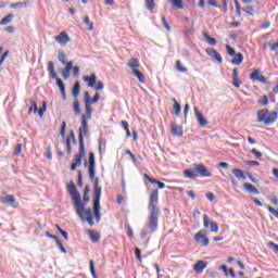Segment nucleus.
I'll use <instances>...</instances> for the list:
<instances>
[{
  "label": "nucleus",
  "mask_w": 278,
  "mask_h": 278,
  "mask_svg": "<svg viewBox=\"0 0 278 278\" xmlns=\"http://www.w3.org/2000/svg\"><path fill=\"white\" fill-rule=\"evenodd\" d=\"M160 203V191L157 189L152 190L150 194L148 210L150 212V216L148 223L141 230V238H147L149 233H153L157 231V223L160 218V208H157V204Z\"/></svg>",
  "instance_id": "nucleus-1"
},
{
  "label": "nucleus",
  "mask_w": 278,
  "mask_h": 278,
  "mask_svg": "<svg viewBox=\"0 0 278 278\" xmlns=\"http://www.w3.org/2000/svg\"><path fill=\"white\" fill-rule=\"evenodd\" d=\"M93 197V214L97 223H99L101 220V186H99V178L94 179Z\"/></svg>",
  "instance_id": "nucleus-2"
},
{
  "label": "nucleus",
  "mask_w": 278,
  "mask_h": 278,
  "mask_svg": "<svg viewBox=\"0 0 278 278\" xmlns=\"http://www.w3.org/2000/svg\"><path fill=\"white\" fill-rule=\"evenodd\" d=\"M277 121V112H268L267 109L260 110L257 112V123H264V125H273Z\"/></svg>",
  "instance_id": "nucleus-3"
},
{
  "label": "nucleus",
  "mask_w": 278,
  "mask_h": 278,
  "mask_svg": "<svg viewBox=\"0 0 278 278\" xmlns=\"http://www.w3.org/2000/svg\"><path fill=\"white\" fill-rule=\"evenodd\" d=\"M48 73H50V77L52 79H56V86L59 87L62 98L66 99V86H64V81L61 78H58V74L55 73V66L53 62L48 63Z\"/></svg>",
  "instance_id": "nucleus-4"
},
{
  "label": "nucleus",
  "mask_w": 278,
  "mask_h": 278,
  "mask_svg": "<svg viewBox=\"0 0 278 278\" xmlns=\"http://www.w3.org/2000/svg\"><path fill=\"white\" fill-rule=\"evenodd\" d=\"M128 66L131 68L132 75L137 77L138 81H140V84H146L147 79L144 78V74L138 70L140 61H138V59H130L128 61Z\"/></svg>",
  "instance_id": "nucleus-5"
},
{
  "label": "nucleus",
  "mask_w": 278,
  "mask_h": 278,
  "mask_svg": "<svg viewBox=\"0 0 278 278\" xmlns=\"http://www.w3.org/2000/svg\"><path fill=\"white\" fill-rule=\"evenodd\" d=\"M92 117H88V113L81 116V127L79 128L78 139L79 147H84V136H88V121Z\"/></svg>",
  "instance_id": "nucleus-6"
},
{
  "label": "nucleus",
  "mask_w": 278,
  "mask_h": 278,
  "mask_svg": "<svg viewBox=\"0 0 278 278\" xmlns=\"http://www.w3.org/2000/svg\"><path fill=\"white\" fill-rule=\"evenodd\" d=\"M83 157H86V148L85 146H79V152L74 157V162L72 163L71 170H77V168L81 166Z\"/></svg>",
  "instance_id": "nucleus-7"
},
{
  "label": "nucleus",
  "mask_w": 278,
  "mask_h": 278,
  "mask_svg": "<svg viewBox=\"0 0 278 278\" xmlns=\"http://www.w3.org/2000/svg\"><path fill=\"white\" fill-rule=\"evenodd\" d=\"M67 190L74 203V207H77L79 210L81 204H79V193L77 192V187H75V184L72 182L71 185H68Z\"/></svg>",
  "instance_id": "nucleus-8"
},
{
  "label": "nucleus",
  "mask_w": 278,
  "mask_h": 278,
  "mask_svg": "<svg viewBox=\"0 0 278 278\" xmlns=\"http://www.w3.org/2000/svg\"><path fill=\"white\" fill-rule=\"evenodd\" d=\"M79 216L80 220H87L90 227L94 225V220L92 218V208H86L84 206V210L80 211V214H77Z\"/></svg>",
  "instance_id": "nucleus-9"
},
{
  "label": "nucleus",
  "mask_w": 278,
  "mask_h": 278,
  "mask_svg": "<svg viewBox=\"0 0 278 278\" xmlns=\"http://www.w3.org/2000/svg\"><path fill=\"white\" fill-rule=\"evenodd\" d=\"M194 240L195 242H198V244H201V247H207L210 244V238L205 236L204 230L198 231L197 235L194 236Z\"/></svg>",
  "instance_id": "nucleus-10"
},
{
  "label": "nucleus",
  "mask_w": 278,
  "mask_h": 278,
  "mask_svg": "<svg viewBox=\"0 0 278 278\" xmlns=\"http://www.w3.org/2000/svg\"><path fill=\"white\" fill-rule=\"evenodd\" d=\"M54 40L59 42L61 47H66V45L71 42V37H68V34L66 31H62L59 36L54 37Z\"/></svg>",
  "instance_id": "nucleus-11"
},
{
  "label": "nucleus",
  "mask_w": 278,
  "mask_h": 278,
  "mask_svg": "<svg viewBox=\"0 0 278 278\" xmlns=\"http://www.w3.org/2000/svg\"><path fill=\"white\" fill-rule=\"evenodd\" d=\"M193 111L200 127H205V125H207V119L205 118V116H203V113H201V111H199V108L197 106L193 108Z\"/></svg>",
  "instance_id": "nucleus-12"
},
{
  "label": "nucleus",
  "mask_w": 278,
  "mask_h": 278,
  "mask_svg": "<svg viewBox=\"0 0 278 278\" xmlns=\"http://www.w3.org/2000/svg\"><path fill=\"white\" fill-rule=\"evenodd\" d=\"M205 52H206V55H208L213 60H216L218 64H223V56L220 55V53H218V51L214 50L213 48H208L205 50Z\"/></svg>",
  "instance_id": "nucleus-13"
},
{
  "label": "nucleus",
  "mask_w": 278,
  "mask_h": 278,
  "mask_svg": "<svg viewBox=\"0 0 278 278\" xmlns=\"http://www.w3.org/2000/svg\"><path fill=\"white\" fill-rule=\"evenodd\" d=\"M90 93L88 91L85 92V110L88 118H92V106H90Z\"/></svg>",
  "instance_id": "nucleus-14"
},
{
  "label": "nucleus",
  "mask_w": 278,
  "mask_h": 278,
  "mask_svg": "<svg viewBox=\"0 0 278 278\" xmlns=\"http://www.w3.org/2000/svg\"><path fill=\"white\" fill-rule=\"evenodd\" d=\"M2 203L4 205H10V207H14V208L18 207V202H16V198H14V195L12 194H7L2 200Z\"/></svg>",
  "instance_id": "nucleus-15"
},
{
  "label": "nucleus",
  "mask_w": 278,
  "mask_h": 278,
  "mask_svg": "<svg viewBox=\"0 0 278 278\" xmlns=\"http://www.w3.org/2000/svg\"><path fill=\"white\" fill-rule=\"evenodd\" d=\"M195 170L198 173V177H199V175H200V177H212V174L210 173L207 167L204 165L195 164Z\"/></svg>",
  "instance_id": "nucleus-16"
},
{
  "label": "nucleus",
  "mask_w": 278,
  "mask_h": 278,
  "mask_svg": "<svg viewBox=\"0 0 278 278\" xmlns=\"http://www.w3.org/2000/svg\"><path fill=\"white\" fill-rule=\"evenodd\" d=\"M89 201H90V197H88V194H83V201H81V194H79V205H80V207H75L76 214L81 215V210H84V207H86V205H88Z\"/></svg>",
  "instance_id": "nucleus-17"
},
{
  "label": "nucleus",
  "mask_w": 278,
  "mask_h": 278,
  "mask_svg": "<svg viewBox=\"0 0 278 278\" xmlns=\"http://www.w3.org/2000/svg\"><path fill=\"white\" fill-rule=\"evenodd\" d=\"M94 167H96L94 153L90 152V154H89V177L91 180L94 179Z\"/></svg>",
  "instance_id": "nucleus-18"
},
{
  "label": "nucleus",
  "mask_w": 278,
  "mask_h": 278,
  "mask_svg": "<svg viewBox=\"0 0 278 278\" xmlns=\"http://www.w3.org/2000/svg\"><path fill=\"white\" fill-rule=\"evenodd\" d=\"M185 177H187V179H197V177H199L198 172H197V165H193V167L186 169L184 172Z\"/></svg>",
  "instance_id": "nucleus-19"
},
{
  "label": "nucleus",
  "mask_w": 278,
  "mask_h": 278,
  "mask_svg": "<svg viewBox=\"0 0 278 278\" xmlns=\"http://www.w3.org/2000/svg\"><path fill=\"white\" fill-rule=\"evenodd\" d=\"M173 136L181 137L184 136V128L176 123H172L170 125Z\"/></svg>",
  "instance_id": "nucleus-20"
},
{
  "label": "nucleus",
  "mask_w": 278,
  "mask_h": 278,
  "mask_svg": "<svg viewBox=\"0 0 278 278\" xmlns=\"http://www.w3.org/2000/svg\"><path fill=\"white\" fill-rule=\"evenodd\" d=\"M83 79H84V81H86L88 84L89 88H94V86L97 85V75L96 74H91V76H84Z\"/></svg>",
  "instance_id": "nucleus-21"
},
{
  "label": "nucleus",
  "mask_w": 278,
  "mask_h": 278,
  "mask_svg": "<svg viewBox=\"0 0 278 278\" xmlns=\"http://www.w3.org/2000/svg\"><path fill=\"white\" fill-rule=\"evenodd\" d=\"M243 189L245 192H249L250 194H260V190H257V188H255V186H253L249 182L243 184Z\"/></svg>",
  "instance_id": "nucleus-22"
},
{
  "label": "nucleus",
  "mask_w": 278,
  "mask_h": 278,
  "mask_svg": "<svg viewBox=\"0 0 278 278\" xmlns=\"http://www.w3.org/2000/svg\"><path fill=\"white\" fill-rule=\"evenodd\" d=\"M205 268H207V263L203 262V261H198L194 266H193V270L195 273H203V270H205Z\"/></svg>",
  "instance_id": "nucleus-23"
},
{
  "label": "nucleus",
  "mask_w": 278,
  "mask_h": 278,
  "mask_svg": "<svg viewBox=\"0 0 278 278\" xmlns=\"http://www.w3.org/2000/svg\"><path fill=\"white\" fill-rule=\"evenodd\" d=\"M87 233H88L91 242L97 243L101 240V235L99 232L94 231V230L89 229V230H87Z\"/></svg>",
  "instance_id": "nucleus-24"
},
{
  "label": "nucleus",
  "mask_w": 278,
  "mask_h": 278,
  "mask_svg": "<svg viewBox=\"0 0 278 278\" xmlns=\"http://www.w3.org/2000/svg\"><path fill=\"white\" fill-rule=\"evenodd\" d=\"M29 5V0H25L23 2H15L10 5L11 10H21L23 8H27Z\"/></svg>",
  "instance_id": "nucleus-25"
},
{
  "label": "nucleus",
  "mask_w": 278,
  "mask_h": 278,
  "mask_svg": "<svg viewBox=\"0 0 278 278\" xmlns=\"http://www.w3.org/2000/svg\"><path fill=\"white\" fill-rule=\"evenodd\" d=\"M232 58L233 59L231 61V64H235V66H240V64H242L244 60V56L242 55V53H236Z\"/></svg>",
  "instance_id": "nucleus-26"
},
{
  "label": "nucleus",
  "mask_w": 278,
  "mask_h": 278,
  "mask_svg": "<svg viewBox=\"0 0 278 278\" xmlns=\"http://www.w3.org/2000/svg\"><path fill=\"white\" fill-rule=\"evenodd\" d=\"M232 175H235V177L237 178V179H247V176H244V172L242 170V169H240V168H233L232 169Z\"/></svg>",
  "instance_id": "nucleus-27"
},
{
  "label": "nucleus",
  "mask_w": 278,
  "mask_h": 278,
  "mask_svg": "<svg viewBox=\"0 0 278 278\" xmlns=\"http://www.w3.org/2000/svg\"><path fill=\"white\" fill-rule=\"evenodd\" d=\"M29 103H30V108L28 110V114H30V112H34V114H37L38 113V105L36 104V100L29 99Z\"/></svg>",
  "instance_id": "nucleus-28"
},
{
  "label": "nucleus",
  "mask_w": 278,
  "mask_h": 278,
  "mask_svg": "<svg viewBox=\"0 0 278 278\" xmlns=\"http://www.w3.org/2000/svg\"><path fill=\"white\" fill-rule=\"evenodd\" d=\"M81 90V86L79 85V81H76L73 87V97L77 99L79 97V91Z\"/></svg>",
  "instance_id": "nucleus-29"
},
{
  "label": "nucleus",
  "mask_w": 278,
  "mask_h": 278,
  "mask_svg": "<svg viewBox=\"0 0 278 278\" xmlns=\"http://www.w3.org/2000/svg\"><path fill=\"white\" fill-rule=\"evenodd\" d=\"M12 18H14V14H8L0 21V25H8L9 23H12Z\"/></svg>",
  "instance_id": "nucleus-30"
},
{
  "label": "nucleus",
  "mask_w": 278,
  "mask_h": 278,
  "mask_svg": "<svg viewBox=\"0 0 278 278\" xmlns=\"http://www.w3.org/2000/svg\"><path fill=\"white\" fill-rule=\"evenodd\" d=\"M122 127L126 131V138H131V131H129V123L127 121H122Z\"/></svg>",
  "instance_id": "nucleus-31"
},
{
  "label": "nucleus",
  "mask_w": 278,
  "mask_h": 278,
  "mask_svg": "<svg viewBox=\"0 0 278 278\" xmlns=\"http://www.w3.org/2000/svg\"><path fill=\"white\" fill-rule=\"evenodd\" d=\"M204 38L206 42L211 45V47H216V39H214V37H211L210 35L204 33Z\"/></svg>",
  "instance_id": "nucleus-32"
},
{
  "label": "nucleus",
  "mask_w": 278,
  "mask_h": 278,
  "mask_svg": "<svg viewBox=\"0 0 278 278\" xmlns=\"http://www.w3.org/2000/svg\"><path fill=\"white\" fill-rule=\"evenodd\" d=\"M172 5L177 8V10H184V1L182 0H172Z\"/></svg>",
  "instance_id": "nucleus-33"
},
{
  "label": "nucleus",
  "mask_w": 278,
  "mask_h": 278,
  "mask_svg": "<svg viewBox=\"0 0 278 278\" xmlns=\"http://www.w3.org/2000/svg\"><path fill=\"white\" fill-rule=\"evenodd\" d=\"M146 8L150 12H153V10L155 8V0H146Z\"/></svg>",
  "instance_id": "nucleus-34"
},
{
  "label": "nucleus",
  "mask_w": 278,
  "mask_h": 278,
  "mask_svg": "<svg viewBox=\"0 0 278 278\" xmlns=\"http://www.w3.org/2000/svg\"><path fill=\"white\" fill-rule=\"evenodd\" d=\"M176 71H178L179 73H187L188 68H186L182 64L181 61H176Z\"/></svg>",
  "instance_id": "nucleus-35"
},
{
  "label": "nucleus",
  "mask_w": 278,
  "mask_h": 278,
  "mask_svg": "<svg viewBox=\"0 0 278 278\" xmlns=\"http://www.w3.org/2000/svg\"><path fill=\"white\" fill-rule=\"evenodd\" d=\"M260 73H262L260 70H255L251 75H250V79H252V81H257L260 79Z\"/></svg>",
  "instance_id": "nucleus-36"
},
{
  "label": "nucleus",
  "mask_w": 278,
  "mask_h": 278,
  "mask_svg": "<svg viewBox=\"0 0 278 278\" xmlns=\"http://www.w3.org/2000/svg\"><path fill=\"white\" fill-rule=\"evenodd\" d=\"M173 101H174L175 114L176 116H179V114H181V105L177 103L176 99H173Z\"/></svg>",
  "instance_id": "nucleus-37"
},
{
  "label": "nucleus",
  "mask_w": 278,
  "mask_h": 278,
  "mask_svg": "<svg viewBox=\"0 0 278 278\" xmlns=\"http://www.w3.org/2000/svg\"><path fill=\"white\" fill-rule=\"evenodd\" d=\"M58 60L61 64H66V54L63 51H59Z\"/></svg>",
  "instance_id": "nucleus-38"
},
{
  "label": "nucleus",
  "mask_w": 278,
  "mask_h": 278,
  "mask_svg": "<svg viewBox=\"0 0 278 278\" xmlns=\"http://www.w3.org/2000/svg\"><path fill=\"white\" fill-rule=\"evenodd\" d=\"M74 112L77 116H79V114H81V109H79V100L76 99L74 102Z\"/></svg>",
  "instance_id": "nucleus-39"
},
{
  "label": "nucleus",
  "mask_w": 278,
  "mask_h": 278,
  "mask_svg": "<svg viewBox=\"0 0 278 278\" xmlns=\"http://www.w3.org/2000/svg\"><path fill=\"white\" fill-rule=\"evenodd\" d=\"M99 99H101V96L96 93L94 97L89 100V108H92L93 103H99Z\"/></svg>",
  "instance_id": "nucleus-40"
},
{
  "label": "nucleus",
  "mask_w": 278,
  "mask_h": 278,
  "mask_svg": "<svg viewBox=\"0 0 278 278\" xmlns=\"http://www.w3.org/2000/svg\"><path fill=\"white\" fill-rule=\"evenodd\" d=\"M39 117L42 118V116H45V112H47V102H43L42 108H40L39 110H37Z\"/></svg>",
  "instance_id": "nucleus-41"
},
{
  "label": "nucleus",
  "mask_w": 278,
  "mask_h": 278,
  "mask_svg": "<svg viewBox=\"0 0 278 278\" xmlns=\"http://www.w3.org/2000/svg\"><path fill=\"white\" fill-rule=\"evenodd\" d=\"M226 51L228 55H230V58H233V55H236V50L229 45L226 46Z\"/></svg>",
  "instance_id": "nucleus-42"
},
{
  "label": "nucleus",
  "mask_w": 278,
  "mask_h": 278,
  "mask_svg": "<svg viewBox=\"0 0 278 278\" xmlns=\"http://www.w3.org/2000/svg\"><path fill=\"white\" fill-rule=\"evenodd\" d=\"M85 25H88L89 27V31H92V29H94L93 24L90 22V17L86 16L84 20Z\"/></svg>",
  "instance_id": "nucleus-43"
},
{
  "label": "nucleus",
  "mask_w": 278,
  "mask_h": 278,
  "mask_svg": "<svg viewBox=\"0 0 278 278\" xmlns=\"http://www.w3.org/2000/svg\"><path fill=\"white\" fill-rule=\"evenodd\" d=\"M89 266H90V273H91L92 277L97 278V271L94 270V261H90Z\"/></svg>",
  "instance_id": "nucleus-44"
},
{
  "label": "nucleus",
  "mask_w": 278,
  "mask_h": 278,
  "mask_svg": "<svg viewBox=\"0 0 278 278\" xmlns=\"http://www.w3.org/2000/svg\"><path fill=\"white\" fill-rule=\"evenodd\" d=\"M135 255L139 262H142V251L140 250V248L135 249Z\"/></svg>",
  "instance_id": "nucleus-45"
},
{
  "label": "nucleus",
  "mask_w": 278,
  "mask_h": 278,
  "mask_svg": "<svg viewBox=\"0 0 278 278\" xmlns=\"http://www.w3.org/2000/svg\"><path fill=\"white\" fill-rule=\"evenodd\" d=\"M210 227H211L212 233H218V224L211 222Z\"/></svg>",
  "instance_id": "nucleus-46"
},
{
  "label": "nucleus",
  "mask_w": 278,
  "mask_h": 278,
  "mask_svg": "<svg viewBox=\"0 0 278 278\" xmlns=\"http://www.w3.org/2000/svg\"><path fill=\"white\" fill-rule=\"evenodd\" d=\"M61 136L64 140V138H66V122H63L61 125Z\"/></svg>",
  "instance_id": "nucleus-47"
},
{
  "label": "nucleus",
  "mask_w": 278,
  "mask_h": 278,
  "mask_svg": "<svg viewBox=\"0 0 278 278\" xmlns=\"http://www.w3.org/2000/svg\"><path fill=\"white\" fill-rule=\"evenodd\" d=\"M212 222H210V216L207 215H203V225L205 227V229H207V227H210Z\"/></svg>",
  "instance_id": "nucleus-48"
},
{
  "label": "nucleus",
  "mask_w": 278,
  "mask_h": 278,
  "mask_svg": "<svg viewBox=\"0 0 278 278\" xmlns=\"http://www.w3.org/2000/svg\"><path fill=\"white\" fill-rule=\"evenodd\" d=\"M94 90L99 91V90H103V88H105V85L103 84V81H98L97 85L93 86Z\"/></svg>",
  "instance_id": "nucleus-49"
},
{
  "label": "nucleus",
  "mask_w": 278,
  "mask_h": 278,
  "mask_svg": "<svg viewBox=\"0 0 278 278\" xmlns=\"http://www.w3.org/2000/svg\"><path fill=\"white\" fill-rule=\"evenodd\" d=\"M162 23H163V27H165V29H167V31H170V26L168 25V22H166V16H162Z\"/></svg>",
  "instance_id": "nucleus-50"
},
{
  "label": "nucleus",
  "mask_w": 278,
  "mask_h": 278,
  "mask_svg": "<svg viewBox=\"0 0 278 278\" xmlns=\"http://www.w3.org/2000/svg\"><path fill=\"white\" fill-rule=\"evenodd\" d=\"M267 210L270 214H273V216L278 218V210L273 208V206H267Z\"/></svg>",
  "instance_id": "nucleus-51"
},
{
  "label": "nucleus",
  "mask_w": 278,
  "mask_h": 278,
  "mask_svg": "<svg viewBox=\"0 0 278 278\" xmlns=\"http://www.w3.org/2000/svg\"><path fill=\"white\" fill-rule=\"evenodd\" d=\"M253 11H254L253 7H245L243 9V12H245V14H249L250 16H253Z\"/></svg>",
  "instance_id": "nucleus-52"
},
{
  "label": "nucleus",
  "mask_w": 278,
  "mask_h": 278,
  "mask_svg": "<svg viewBox=\"0 0 278 278\" xmlns=\"http://www.w3.org/2000/svg\"><path fill=\"white\" fill-rule=\"evenodd\" d=\"M251 153L255 155L256 160H260V157L263 155L262 152L257 151V149H252Z\"/></svg>",
  "instance_id": "nucleus-53"
},
{
  "label": "nucleus",
  "mask_w": 278,
  "mask_h": 278,
  "mask_svg": "<svg viewBox=\"0 0 278 278\" xmlns=\"http://www.w3.org/2000/svg\"><path fill=\"white\" fill-rule=\"evenodd\" d=\"M268 247L270 248V249H273V251L275 252V253H278V244L277 243H275V242H269L268 243Z\"/></svg>",
  "instance_id": "nucleus-54"
},
{
  "label": "nucleus",
  "mask_w": 278,
  "mask_h": 278,
  "mask_svg": "<svg viewBox=\"0 0 278 278\" xmlns=\"http://www.w3.org/2000/svg\"><path fill=\"white\" fill-rule=\"evenodd\" d=\"M247 166H260V162L257 161H245Z\"/></svg>",
  "instance_id": "nucleus-55"
},
{
  "label": "nucleus",
  "mask_w": 278,
  "mask_h": 278,
  "mask_svg": "<svg viewBox=\"0 0 278 278\" xmlns=\"http://www.w3.org/2000/svg\"><path fill=\"white\" fill-rule=\"evenodd\" d=\"M126 229H127L128 238L132 239L134 238V229H131V226H129V225L126 227Z\"/></svg>",
  "instance_id": "nucleus-56"
},
{
  "label": "nucleus",
  "mask_w": 278,
  "mask_h": 278,
  "mask_svg": "<svg viewBox=\"0 0 278 278\" xmlns=\"http://www.w3.org/2000/svg\"><path fill=\"white\" fill-rule=\"evenodd\" d=\"M62 77H63V79H68V77H71V71L63 70L62 71Z\"/></svg>",
  "instance_id": "nucleus-57"
},
{
  "label": "nucleus",
  "mask_w": 278,
  "mask_h": 278,
  "mask_svg": "<svg viewBox=\"0 0 278 278\" xmlns=\"http://www.w3.org/2000/svg\"><path fill=\"white\" fill-rule=\"evenodd\" d=\"M66 149H67L68 155H71V152H72V149H71V137H67V139H66Z\"/></svg>",
  "instance_id": "nucleus-58"
},
{
  "label": "nucleus",
  "mask_w": 278,
  "mask_h": 278,
  "mask_svg": "<svg viewBox=\"0 0 278 278\" xmlns=\"http://www.w3.org/2000/svg\"><path fill=\"white\" fill-rule=\"evenodd\" d=\"M258 103H261V105H268V97L264 96Z\"/></svg>",
  "instance_id": "nucleus-59"
},
{
  "label": "nucleus",
  "mask_w": 278,
  "mask_h": 278,
  "mask_svg": "<svg viewBox=\"0 0 278 278\" xmlns=\"http://www.w3.org/2000/svg\"><path fill=\"white\" fill-rule=\"evenodd\" d=\"M232 85L235 86V88H240V86L242 85V81H240L239 78L233 79Z\"/></svg>",
  "instance_id": "nucleus-60"
},
{
  "label": "nucleus",
  "mask_w": 278,
  "mask_h": 278,
  "mask_svg": "<svg viewBox=\"0 0 278 278\" xmlns=\"http://www.w3.org/2000/svg\"><path fill=\"white\" fill-rule=\"evenodd\" d=\"M21 151H23V146L18 143L15 149V155H21Z\"/></svg>",
  "instance_id": "nucleus-61"
},
{
  "label": "nucleus",
  "mask_w": 278,
  "mask_h": 278,
  "mask_svg": "<svg viewBox=\"0 0 278 278\" xmlns=\"http://www.w3.org/2000/svg\"><path fill=\"white\" fill-rule=\"evenodd\" d=\"M66 65H65V71H73V61H70V62H67V63H65Z\"/></svg>",
  "instance_id": "nucleus-62"
},
{
  "label": "nucleus",
  "mask_w": 278,
  "mask_h": 278,
  "mask_svg": "<svg viewBox=\"0 0 278 278\" xmlns=\"http://www.w3.org/2000/svg\"><path fill=\"white\" fill-rule=\"evenodd\" d=\"M73 75H74V77H79V66L73 67Z\"/></svg>",
  "instance_id": "nucleus-63"
},
{
  "label": "nucleus",
  "mask_w": 278,
  "mask_h": 278,
  "mask_svg": "<svg viewBox=\"0 0 278 278\" xmlns=\"http://www.w3.org/2000/svg\"><path fill=\"white\" fill-rule=\"evenodd\" d=\"M206 199L208 201H214V199H216V195H214V193H212V192H208V193H206Z\"/></svg>",
  "instance_id": "nucleus-64"
}]
</instances>
